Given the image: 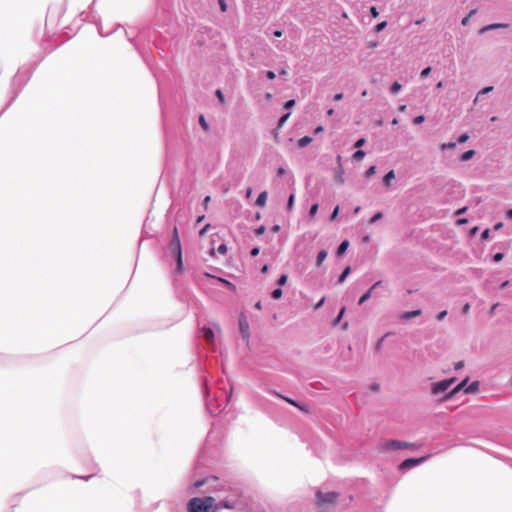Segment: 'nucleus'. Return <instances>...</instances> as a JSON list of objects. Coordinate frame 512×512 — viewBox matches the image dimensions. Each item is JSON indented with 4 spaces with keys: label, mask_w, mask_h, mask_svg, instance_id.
<instances>
[{
    "label": "nucleus",
    "mask_w": 512,
    "mask_h": 512,
    "mask_svg": "<svg viewBox=\"0 0 512 512\" xmlns=\"http://www.w3.org/2000/svg\"><path fill=\"white\" fill-rule=\"evenodd\" d=\"M215 498L208 496L205 498L194 497L191 498L187 504L188 512H215L214 507Z\"/></svg>",
    "instance_id": "f257e3e1"
},
{
    "label": "nucleus",
    "mask_w": 512,
    "mask_h": 512,
    "mask_svg": "<svg viewBox=\"0 0 512 512\" xmlns=\"http://www.w3.org/2000/svg\"><path fill=\"white\" fill-rule=\"evenodd\" d=\"M417 445L415 443L398 441V440H385L380 444V449L382 451H393V450H401V449H416Z\"/></svg>",
    "instance_id": "f03ea898"
},
{
    "label": "nucleus",
    "mask_w": 512,
    "mask_h": 512,
    "mask_svg": "<svg viewBox=\"0 0 512 512\" xmlns=\"http://www.w3.org/2000/svg\"><path fill=\"white\" fill-rule=\"evenodd\" d=\"M339 494L336 492L323 493L321 491L316 492V504L319 507H326L336 503Z\"/></svg>",
    "instance_id": "7ed1b4c3"
},
{
    "label": "nucleus",
    "mask_w": 512,
    "mask_h": 512,
    "mask_svg": "<svg viewBox=\"0 0 512 512\" xmlns=\"http://www.w3.org/2000/svg\"><path fill=\"white\" fill-rule=\"evenodd\" d=\"M455 380H456V378L452 377L450 379H445V380L433 383L432 387H431V392L434 395L445 392L455 382Z\"/></svg>",
    "instance_id": "20e7f679"
},
{
    "label": "nucleus",
    "mask_w": 512,
    "mask_h": 512,
    "mask_svg": "<svg viewBox=\"0 0 512 512\" xmlns=\"http://www.w3.org/2000/svg\"><path fill=\"white\" fill-rule=\"evenodd\" d=\"M169 248L174 256L182 254L181 242L177 227H174L173 229L172 240L170 242Z\"/></svg>",
    "instance_id": "39448f33"
},
{
    "label": "nucleus",
    "mask_w": 512,
    "mask_h": 512,
    "mask_svg": "<svg viewBox=\"0 0 512 512\" xmlns=\"http://www.w3.org/2000/svg\"><path fill=\"white\" fill-rule=\"evenodd\" d=\"M427 458H428V456H423V457H420V458H409V459H406V460H404L399 465L398 468L401 471L409 470V469L415 467L416 465L424 462Z\"/></svg>",
    "instance_id": "423d86ee"
},
{
    "label": "nucleus",
    "mask_w": 512,
    "mask_h": 512,
    "mask_svg": "<svg viewBox=\"0 0 512 512\" xmlns=\"http://www.w3.org/2000/svg\"><path fill=\"white\" fill-rule=\"evenodd\" d=\"M239 330H240V333H241L243 339L248 341L249 337H250L249 324L244 315H241L239 318Z\"/></svg>",
    "instance_id": "0eeeda50"
},
{
    "label": "nucleus",
    "mask_w": 512,
    "mask_h": 512,
    "mask_svg": "<svg viewBox=\"0 0 512 512\" xmlns=\"http://www.w3.org/2000/svg\"><path fill=\"white\" fill-rule=\"evenodd\" d=\"M469 381V377H466L462 382H460L456 387H454L446 396L445 399H450L453 397L456 393H458L460 390L464 389V387L467 385Z\"/></svg>",
    "instance_id": "6e6552de"
},
{
    "label": "nucleus",
    "mask_w": 512,
    "mask_h": 512,
    "mask_svg": "<svg viewBox=\"0 0 512 512\" xmlns=\"http://www.w3.org/2000/svg\"><path fill=\"white\" fill-rule=\"evenodd\" d=\"M202 335L207 343L212 344L214 342V332L212 331V329L203 328Z\"/></svg>",
    "instance_id": "1a4fd4ad"
},
{
    "label": "nucleus",
    "mask_w": 512,
    "mask_h": 512,
    "mask_svg": "<svg viewBox=\"0 0 512 512\" xmlns=\"http://www.w3.org/2000/svg\"><path fill=\"white\" fill-rule=\"evenodd\" d=\"M381 284V281H378L376 282L365 294H363L361 296V298L359 299V305L363 304L364 302H366L372 295V291Z\"/></svg>",
    "instance_id": "9d476101"
},
{
    "label": "nucleus",
    "mask_w": 512,
    "mask_h": 512,
    "mask_svg": "<svg viewBox=\"0 0 512 512\" xmlns=\"http://www.w3.org/2000/svg\"><path fill=\"white\" fill-rule=\"evenodd\" d=\"M266 201H267V192H266V191H263V192H261V193L258 195V197H257V199H256V205H257V206H264V205H265V203H266Z\"/></svg>",
    "instance_id": "9b49d317"
},
{
    "label": "nucleus",
    "mask_w": 512,
    "mask_h": 512,
    "mask_svg": "<svg viewBox=\"0 0 512 512\" xmlns=\"http://www.w3.org/2000/svg\"><path fill=\"white\" fill-rule=\"evenodd\" d=\"M395 179V173L393 170L389 171L383 178V183L387 187L390 186L391 181Z\"/></svg>",
    "instance_id": "f8f14e48"
},
{
    "label": "nucleus",
    "mask_w": 512,
    "mask_h": 512,
    "mask_svg": "<svg viewBox=\"0 0 512 512\" xmlns=\"http://www.w3.org/2000/svg\"><path fill=\"white\" fill-rule=\"evenodd\" d=\"M348 247H349V241L348 240L342 241V243L339 245V247L337 249V255L342 256L346 252Z\"/></svg>",
    "instance_id": "ddd939ff"
},
{
    "label": "nucleus",
    "mask_w": 512,
    "mask_h": 512,
    "mask_svg": "<svg viewBox=\"0 0 512 512\" xmlns=\"http://www.w3.org/2000/svg\"><path fill=\"white\" fill-rule=\"evenodd\" d=\"M421 313H422L421 310L408 311V312H405L402 315V318L405 319V320H408V319H411L413 317L421 315Z\"/></svg>",
    "instance_id": "4468645a"
},
{
    "label": "nucleus",
    "mask_w": 512,
    "mask_h": 512,
    "mask_svg": "<svg viewBox=\"0 0 512 512\" xmlns=\"http://www.w3.org/2000/svg\"><path fill=\"white\" fill-rule=\"evenodd\" d=\"M175 258H176V262H177V266H176L177 273L181 274L183 272V269H184L182 254L175 255Z\"/></svg>",
    "instance_id": "2eb2a0df"
},
{
    "label": "nucleus",
    "mask_w": 512,
    "mask_h": 512,
    "mask_svg": "<svg viewBox=\"0 0 512 512\" xmlns=\"http://www.w3.org/2000/svg\"><path fill=\"white\" fill-rule=\"evenodd\" d=\"M312 141V138L309 137V136H304L302 138H300L298 140V146L301 147V148H304L306 147L307 145H309Z\"/></svg>",
    "instance_id": "dca6fc26"
},
{
    "label": "nucleus",
    "mask_w": 512,
    "mask_h": 512,
    "mask_svg": "<svg viewBox=\"0 0 512 512\" xmlns=\"http://www.w3.org/2000/svg\"><path fill=\"white\" fill-rule=\"evenodd\" d=\"M326 257H327L326 250L319 251V253L317 255V260H316L317 266H320L323 263V261L326 259Z\"/></svg>",
    "instance_id": "f3484780"
},
{
    "label": "nucleus",
    "mask_w": 512,
    "mask_h": 512,
    "mask_svg": "<svg viewBox=\"0 0 512 512\" xmlns=\"http://www.w3.org/2000/svg\"><path fill=\"white\" fill-rule=\"evenodd\" d=\"M351 272V268L350 266H347L343 272L341 273V275L339 276V279H338V282L339 283H343L345 281V279L347 278V276L350 274Z\"/></svg>",
    "instance_id": "a211bd4d"
},
{
    "label": "nucleus",
    "mask_w": 512,
    "mask_h": 512,
    "mask_svg": "<svg viewBox=\"0 0 512 512\" xmlns=\"http://www.w3.org/2000/svg\"><path fill=\"white\" fill-rule=\"evenodd\" d=\"M474 154H475L474 150H468L461 155V160L468 161L474 156Z\"/></svg>",
    "instance_id": "6ab92c4d"
},
{
    "label": "nucleus",
    "mask_w": 512,
    "mask_h": 512,
    "mask_svg": "<svg viewBox=\"0 0 512 512\" xmlns=\"http://www.w3.org/2000/svg\"><path fill=\"white\" fill-rule=\"evenodd\" d=\"M479 383L477 381L471 383L466 389V393H473L478 390Z\"/></svg>",
    "instance_id": "aec40b11"
},
{
    "label": "nucleus",
    "mask_w": 512,
    "mask_h": 512,
    "mask_svg": "<svg viewBox=\"0 0 512 512\" xmlns=\"http://www.w3.org/2000/svg\"><path fill=\"white\" fill-rule=\"evenodd\" d=\"M210 480H214V481H216V480H217V477H211V478H206V479L198 480V481H196V482H195L194 486H195L196 488H199V487L203 486L205 483H207V482H208V481H210Z\"/></svg>",
    "instance_id": "412c9836"
},
{
    "label": "nucleus",
    "mask_w": 512,
    "mask_h": 512,
    "mask_svg": "<svg viewBox=\"0 0 512 512\" xmlns=\"http://www.w3.org/2000/svg\"><path fill=\"white\" fill-rule=\"evenodd\" d=\"M476 11V9L471 10L470 13L462 19L461 23L463 26H466L469 23L470 18L476 13Z\"/></svg>",
    "instance_id": "4be33fe9"
},
{
    "label": "nucleus",
    "mask_w": 512,
    "mask_h": 512,
    "mask_svg": "<svg viewBox=\"0 0 512 512\" xmlns=\"http://www.w3.org/2000/svg\"><path fill=\"white\" fill-rule=\"evenodd\" d=\"M365 156V152L363 150H357L354 154H353V159L356 160V161H360L364 158Z\"/></svg>",
    "instance_id": "5701e85b"
},
{
    "label": "nucleus",
    "mask_w": 512,
    "mask_h": 512,
    "mask_svg": "<svg viewBox=\"0 0 512 512\" xmlns=\"http://www.w3.org/2000/svg\"><path fill=\"white\" fill-rule=\"evenodd\" d=\"M456 147V143L455 142H448V143H443L440 145V148L441 150H446V149H454Z\"/></svg>",
    "instance_id": "b1692460"
},
{
    "label": "nucleus",
    "mask_w": 512,
    "mask_h": 512,
    "mask_svg": "<svg viewBox=\"0 0 512 512\" xmlns=\"http://www.w3.org/2000/svg\"><path fill=\"white\" fill-rule=\"evenodd\" d=\"M402 88V85L399 83V82H394L392 85H391V88H390V91L392 93H397L398 91H400Z\"/></svg>",
    "instance_id": "393cba45"
},
{
    "label": "nucleus",
    "mask_w": 512,
    "mask_h": 512,
    "mask_svg": "<svg viewBox=\"0 0 512 512\" xmlns=\"http://www.w3.org/2000/svg\"><path fill=\"white\" fill-rule=\"evenodd\" d=\"M282 294H283L282 289L277 288V289H275V290L271 293V296H272V298H273V299H279V298H281V297H282Z\"/></svg>",
    "instance_id": "a878e982"
},
{
    "label": "nucleus",
    "mask_w": 512,
    "mask_h": 512,
    "mask_svg": "<svg viewBox=\"0 0 512 512\" xmlns=\"http://www.w3.org/2000/svg\"><path fill=\"white\" fill-rule=\"evenodd\" d=\"M221 506L225 509H234L236 507V504L229 501H223L221 503Z\"/></svg>",
    "instance_id": "bb28decb"
},
{
    "label": "nucleus",
    "mask_w": 512,
    "mask_h": 512,
    "mask_svg": "<svg viewBox=\"0 0 512 512\" xmlns=\"http://www.w3.org/2000/svg\"><path fill=\"white\" fill-rule=\"evenodd\" d=\"M502 27H507V25L506 24H491V25L483 28L482 31L496 29V28H502Z\"/></svg>",
    "instance_id": "cd10ccee"
},
{
    "label": "nucleus",
    "mask_w": 512,
    "mask_h": 512,
    "mask_svg": "<svg viewBox=\"0 0 512 512\" xmlns=\"http://www.w3.org/2000/svg\"><path fill=\"white\" fill-rule=\"evenodd\" d=\"M287 280H288V276H287L286 274H283V275H281V276H280V278L278 279L277 284H278L279 286H284V285L286 284Z\"/></svg>",
    "instance_id": "c85d7f7f"
},
{
    "label": "nucleus",
    "mask_w": 512,
    "mask_h": 512,
    "mask_svg": "<svg viewBox=\"0 0 512 512\" xmlns=\"http://www.w3.org/2000/svg\"><path fill=\"white\" fill-rule=\"evenodd\" d=\"M215 94H216V96H217V98H218L219 102H220L221 104H225V98H224V95H223L222 91H221L220 89H217V90H216V92H215Z\"/></svg>",
    "instance_id": "c756f323"
},
{
    "label": "nucleus",
    "mask_w": 512,
    "mask_h": 512,
    "mask_svg": "<svg viewBox=\"0 0 512 512\" xmlns=\"http://www.w3.org/2000/svg\"><path fill=\"white\" fill-rule=\"evenodd\" d=\"M294 199H295V196L293 194H291L289 199H288V203H287V210L288 211H291L293 209Z\"/></svg>",
    "instance_id": "7c9ffc66"
},
{
    "label": "nucleus",
    "mask_w": 512,
    "mask_h": 512,
    "mask_svg": "<svg viewBox=\"0 0 512 512\" xmlns=\"http://www.w3.org/2000/svg\"><path fill=\"white\" fill-rule=\"evenodd\" d=\"M318 207L319 205L316 203V204H313L309 210V215L310 217H314L318 211Z\"/></svg>",
    "instance_id": "2f4dec72"
},
{
    "label": "nucleus",
    "mask_w": 512,
    "mask_h": 512,
    "mask_svg": "<svg viewBox=\"0 0 512 512\" xmlns=\"http://www.w3.org/2000/svg\"><path fill=\"white\" fill-rule=\"evenodd\" d=\"M375 173H376V167H375V166H371V167H369V168L366 170L365 175H366V177H371V176H373Z\"/></svg>",
    "instance_id": "473e14b6"
},
{
    "label": "nucleus",
    "mask_w": 512,
    "mask_h": 512,
    "mask_svg": "<svg viewBox=\"0 0 512 512\" xmlns=\"http://www.w3.org/2000/svg\"><path fill=\"white\" fill-rule=\"evenodd\" d=\"M383 217V214L382 212H378L376 213L371 219H370V224H373L375 223L376 221L380 220L381 218Z\"/></svg>",
    "instance_id": "72a5a7b5"
},
{
    "label": "nucleus",
    "mask_w": 512,
    "mask_h": 512,
    "mask_svg": "<svg viewBox=\"0 0 512 512\" xmlns=\"http://www.w3.org/2000/svg\"><path fill=\"white\" fill-rule=\"evenodd\" d=\"M424 120H425V117H424L423 115H419V116H417V117H415V118L413 119V123H414L415 125H419V124L423 123V122H424Z\"/></svg>",
    "instance_id": "f704fd0d"
},
{
    "label": "nucleus",
    "mask_w": 512,
    "mask_h": 512,
    "mask_svg": "<svg viewBox=\"0 0 512 512\" xmlns=\"http://www.w3.org/2000/svg\"><path fill=\"white\" fill-rule=\"evenodd\" d=\"M386 25H387V22H386V21H383V22H381V23H378V24L376 25V27H375V30H376L377 32H380V31H382V30L386 27Z\"/></svg>",
    "instance_id": "c9c22d12"
},
{
    "label": "nucleus",
    "mask_w": 512,
    "mask_h": 512,
    "mask_svg": "<svg viewBox=\"0 0 512 512\" xmlns=\"http://www.w3.org/2000/svg\"><path fill=\"white\" fill-rule=\"evenodd\" d=\"M218 253L225 254L227 252V246L225 244H221L217 248Z\"/></svg>",
    "instance_id": "e433bc0d"
},
{
    "label": "nucleus",
    "mask_w": 512,
    "mask_h": 512,
    "mask_svg": "<svg viewBox=\"0 0 512 512\" xmlns=\"http://www.w3.org/2000/svg\"><path fill=\"white\" fill-rule=\"evenodd\" d=\"M199 123H200V125L202 126V128L204 130H208V124L206 123V121H205L203 116H200Z\"/></svg>",
    "instance_id": "4c0bfd02"
},
{
    "label": "nucleus",
    "mask_w": 512,
    "mask_h": 512,
    "mask_svg": "<svg viewBox=\"0 0 512 512\" xmlns=\"http://www.w3.org/2000/svg\"><path fill=\"white\" fill-rule=\"evenodd\" d=\"M338 213H339V206H336L335 209L333 210L331 216H330V219L333 221L337 218L338 216Z\"/></svg>",
    "instance_id": "58836bf2"
},
{
    "label": "nucleus",
    "mask_w": 512,
    "mask_h": 512,
    "mask_svg": "<svg viewBox=\"0 0 512 512\" xmlns=\"http://www.w3.org/2000/svg\"><path fill=\"white\" fill-rule=\"evenodd\" d=\"M446 315H447V311L443 310L437 314L436 318H437V320L441 321L446 317Z\"/></svg>",
    "instance_id": "ea45409f"
},
{
    "label": "nucleus",
    "mask_w": 512,
    "mask_h": 512,
    "mask_svg": "<svg viewBox=\"0 0 512 512\" xmlns=\"http://www.w3.org/2000/svg\"><path fill=\"white\" fill-rule=\"evenodd\" d=\"M370 13H371V16L374 17V18H377L379 16V12H378L376 7H371L370 8Z\"/></svg>",
    "instance_id": "a19ab883"
},
{
    "label": "nucleus",
    "mask_w": 512,
    "mask_h": 512,
    "mask_svg": "<svg viewBox=\"0 0 512 512\" xmlns=\"http://www.w3.org/2000/svg\"><path fill=\"white\" fill-rule=\"evenodd\" d=\"M219 6L222 12H226L227 10V4L224 0H219Z\"/></svg>",
    "instance_id": "79ce46f5"
},
{
    "label": "nucleus",
    "mask_w": 512,
    "mask_h": 512,
    "mask_svg": "<svg viewBox=\"0 0 512 512\" xmlns=\"http://www.w3.org/2000/svg\"><path fill=\"white\" fill-rule=\"evenodd\" d=\"M468 139H469V136H468V134L465 133V134H462L459 137L458 142L459 143H465Z\"/></svg>",
    "instance_id": "37998d69"
},
{
    "label": "nucleus",
    "mask_w": 512,
    "mask_h": 512,
    "mask_svg": "<svg viewBox=\"0 0 512 512\" xmlns=\"http://www.w3.org/2000/svg\"><path fill=\"white\" fill-rule=\"evenodd\" d=\"M430 72H431V67H427V68H425V69H424V70H422V72H421V77H423V78H424V77H427V76L430 74Z\"/></svg>",
    "instance_id": "c03bdc74"
},
{
    "label": "nucleus",
    "mask_w": 512,
    "mask_h": 512,
    "mask_svg": "<svg viewBox=\"0 0 512 512\" xmlns=\"http://www.w3.org/2000/svg\"><path fill=\"white\" fill-rule=\"evenodd\" d=\"M489 234H490V230L489 229H485L483 232H482V235H481V238L483 240H487L489 238Z\"/></svg>",
    "instance_id": "a18cd8bd"
},
{
    "label": "nucleus",
    "mask_w": 512,
    "mask_h": 512,
    "mask_svg": "<svg viewBox=\"0 0 512 512\" xmlns=\"http://www.w3.org/2000/svg\"><path fill=\"white\" fill-rule=\"evenodd\" d=\"M264 232H265V227H264V226H260L259 228H257V229L255 230V234H256L257 236L262 235Z\"/></svg>",
    "instance_id": "49530a36"
},
{
    "label": "nucleus",
    "mask_w": 512,
    "mask_h": 512,
    "mask_svg": "<svg viewBox=\"0 0 512 512\" xmlns=\"http://www.w3.org/2000/svg\"><path fill=\"white\" fill-rule=\"evenodd\" d=\"M503 257H504L503 253H500V252H499V253H496V254L494 255V261H495V262H499V261H501V260L503 259Z\"/></svg>",
    "instance_id": "de8ad7c7"
},
{
    "label": "nucleus",
    "mask_w": 512,
    "mask_h": 512,
    "mask_svg": "<svg viewBox=\"0 0 512 512\" xmlns=\"http://www.w3.org/2000/svg\"><path fill=\"white\" fill-rule=\"evenodd\" d=\"M285 174H286V170H285L283 167H279V168L277 169V175H278L279 177H282V176H284Z\"/></svg>",
    "instance_id": "09e8293b"
},
{
    "label": "nucleus",
    "mask_w": 512,
    "mask_h": 512,
    "mask_svg": "<svg viewBox=\"0 0 512 512\" xmlns=\"http://www.w3.org/2000/svg\"><path fill=\"white\" fill-rule=\"evenodd\" d=\"M286 402H288L289 404L297 407L298 406V403L295 402L293 399H290V398H287V397H282Z\"/></svg>",
    "instance_id": "8fccbe9b"
},
{
    "label": "nucleus",
    "mask_w": 512,
    "mask_h": 512,
    "mask_svg": "<svg viewBox=\"0 0 512 512\" xmlns=\"http://www.w3.org/2000/svg\"><path fill=\"white\" fill-rule=\"evenodd\" d=\"M464 366V362L463 361H458L454 364V369L455 370H459L461 369L462 367Z\"/></svg>",
    "instance_id": "3c124183"
},
{
    "label": "nucleus",
    "mask_w": 512,
    "mask_h": 512,
    "mask_svg": "<svg viewBox=\"0 0 512 512\" xmlns=\"http://www.w3.org/2000/svg\"><path fill=\"white\" fill-rule=\"evenodd\" d=\"M364 143H365V139H364V138H361V139H359V140H357V141H356V143H355V147H356V148H359V147L363 146V145H364Z\"/></svg>",
    "instance_id": "603ef678"
},
{
    "label": "nucleus",
    "mask_w": 512,
    "mask_h": 512,
    "mask_svg": "<svg viewBox=\"0 0 512 512\" xmlns=\"http://www.w3.org/2000/svg\"><path fill=\"white\" fill-rule=\"evenodd\" d=\"M289 116H290V114H289V113H287V114L283 115V116L281 117V119L279 120V126L283 125V123L288 119V117H289Z\"/></svg>",
    "instance_id": "864d4df0"
},
{
    "label": "nucleus",
    "mask_w": 512,
    "mask_h": 512,
    "mask_svg": "<svg viewBox=\"0 0 512 512\" xmlns=\"http://www.w3.org/2000/svg\"><path fill=\"white\" fill-rule=\"evenodd\" d=\"M492 90H493V87H492V86L485 87L484 89H482V90L479 92V94H478V95H480V94H486V93H488V92H490V91H492Z\"/></svg>",
    "instance_id": "5fc2aeb1"
},
{
    "label": "nucleus",
    "mask_w": 512,
    "mask_h": 512,
    "mask_svg": "<svg viewBox=\"0 0 512 512\" xmlns=\"http://www.w3.org/2000/svg\"><path fill=\"white\" fill-rule=\"evenodd\" d=\"M266 76H267V78H268V79H270V80H273V79H275V77H276V75H275V73H274L273 71H267V72H266Z\"/></svg>",
    "instance_id": "6e6d98bb"
},
{
    "label": "nucleus",
    "mask_w": 512,
    "mask_h": 512,
    "mask_svg": "<svg viewBox=\"0 0 512 512\" xmlns=\"http://www.w3.org/2000/svg\"><path fill=\"white\" fill-rule=\"evenodd\" d=\"M209 227H210V225H209V224H206V225H205V226L200 230L199 235H200V236H203V235L207 232V230L209 229Z\"/></svg>",
    "instance_id": "4d7b16f0"
},
{
    "label": "nucleus",
    "mask_w": 512,
    "mask_h": 512,
    "mask_svg": "<svg viewBox=\"0 0 512 512\" xmlns=\"http://www.w3.org/2000/svg\"><path fill=\"white\" fill-rule=\"evenodd\" d=\"M294 104H295V100H289V101H287V102L285 103L284 107H285L286 109H288V108H291L292 106H294Z\"/></svg>",
    "instance_id": "13d9d810"
},
{
    "label": "nucleus",
    "mask_w": 512,
    "mask_h": 512,
    "mask_svg": "<svg viewBox=\"0 0 512 512\" xmlns=\"http://www.w3.org/2000/svg\"><path fill=\"white\" fill-rule=\"evenodd\" d=\"M345 312V308H342L339 312V315L337 316L335 322L338 323L340 321V319L342 318L343 314Z\"/></svg>",
    "instance_id": "bf43d9fd"
},
{
    "label": "nucleus",
    "mask_w": 512,
    "mask_h": 512,
    "mask_svg": "<svg viewBox=\"0 0 512 512\" xmlns=\"http://www.w3.org/2000/svg\"><path fill=\"white\" fill-rule=\"evenodd\" d=\"M297 408L299 410H301L302 412L309 413V410L306 406H302V405L298 404Z\"/></svg>",
    "instance_id": "052dcab7"
},
{
    "label": "nucleus",
    "mask_w": 512,
    "mask_h": 512,
    "mask_svg": "<svg viewBox=\"0 0 512 512\" xmlns=\"http://www.w3.org/2000/svg\"><path fill=\"white\" fill-rule=\"evenodd\" d=\"M259 254V248L255 247L251 250V255L253 257L257 256Z\"/></svg>",
    "instance_id": "680f3d73"
},
{
    "label": "nucleus",
    "mask_w": 512,
    "mask_h": 512,
    "mask_svg": "<svg viewBox=\"0 0 512 512\" xmlns=\"http://www.w3.org/2000/svg\"><path fill=\"white\" fill-rule=\"evenodd\" d=\"M343 98V94L342 93H338V94H335L334 95V101H340L341 99Z\"/></svg>",
    "instance_id": "e2e57ef3"
},
{
    "label": "nucleus",
    "mask_w": 512,
    "mask_h": 512,
    "mask_svg": "<svg viewBox=\"0 0 512 512\" xmlns=\"http://www.w3.org/2000/svg\"><path fill=\"white\" fill-rule=\"evenodd\" d=\"M469 309H470V305H469L468 303H466V304L463 306V309H462L463 314L468 313Z\"/></svg>",
    "instance_id": "0e129e2a"
},
{
    "label": "nucleus",
    "mask_w": 512,
    "mask_h": 512,
    "mask_svg": "<svg viewBox=\"0 0 512 512\" xmlns=\"http://www.w3.org/2000/svg\"><path fill=\"white\" fill-rule=\"evenodd\" d=\"M272 232L274 233H277L280 231V226L279 225H274L272 228H271Z\"/></svg>",
    "instance_id": "69168bd1"
},
{
    "label": "nucleus",
    "mask_w": 512,
    "mask_h": 512,
    "mask_svg": "<svg viewBox=\"0 0 512 512\" xmlns=\"http://www.w3.org/2000/svg\"><path fill=\"white\" fill-rule=\"evenodd\" d=\"M337 181L340 183V184H343L344 183V179H343V176H342V173L339 174L337 177H336Z\"/></svg>",
    "instance_id": "338daca9"
},
{
    "label": "nucleus",
    "mask_w": 512,
    "mask_h": 512,
    "mask_svg": "<svg viewBox=\"0 0 512 512\" xmlns=\"http://www.w3.org/2000/svg\"><path fill=\"white\" fill-rule=\"evenodd\" d=\"M324 301H325V298H322V299H321V300L316 304L315 308H316V309L320 308V307L323 305Z\"/></svg>",
    "instance_id": "774afa93"
}]
</instances>
